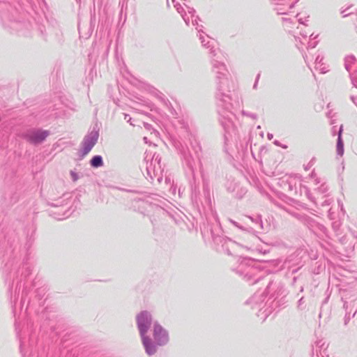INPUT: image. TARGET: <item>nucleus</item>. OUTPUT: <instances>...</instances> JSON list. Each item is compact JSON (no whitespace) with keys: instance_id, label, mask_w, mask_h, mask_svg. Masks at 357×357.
<instances>
[{"instance_id":"obj_5","label":"nucleus","mask_w":357,"mask_h":357,"mask_svg":"<svg viewBox=\"0 0 357 357\" xmlns=\"http://www.w3.org/2000/svg\"><path fill=\"white\" fill-rule=\"evenodd\" d=\"M266 291L270 294V298L266 301H265L266 296L264 295V292L258 291L246 302L252 308L258 310L257 316L263 321L272 312V310L268 306L269 300L271 298L275 300L284 293L283 285L277 282H269Z\"/></svg>"},{"instance_id":"obj_53","label":"nucleus","mask_w":357,"mask_h":357,"mask_svg":"<svg viewBox=\"0 0 357 357\" xmlns=\"http://www.w3.org/2000/svg\"><path fill=\"white\" fill-rule=\"evenodd\" d=\"M356 313H357V308H356V310L355 311V312L353 314V317L356 315Z\"/></svg>"},{"instance_id":"obj_12","label":"nucleus","mask_w":357,"mask_h":357,"mask_svg":"<svg viewBox=\"0 0 357 357\" xmlns=\"http://www.w3.org/2000/svg\"><path fill=\"white\" fill-rule=\"evenodd\" d=\"M295 216L317 235L326 233V229L325 227L317 222L312 218L302 214H296Z\"/></svg>"},{"instance_id":"obj_15","label":"nucleus","mask_w":357,"mask_h":357,"mask_svg":"<svg viewBox=\"0 0 357 357\" xmlns=\"http://www.w3.org/2000/svg\"><path fill=\"white\" fill-rule=\"evenodd\" d=\"M299 0H269L273 9L278 15H284L293 8Z\"/></svg>"},{"instance_id":"obj_35","label":"nucleus","mask_w":357,"mask_h":357,"mask_svg":"<svg viewBox=\"0 0 357 357\" xmlns=\"http://www.w3.org/2000/svg\"><path fill=\"white\" fill-rule=\"evenodd\" d=\"M259 76H260V75H259V74H258V75H257V77H256L255 82V84H254V85H253V89H257V84H258V81H259Z\"/></svg>"},{"instance_id":"obj_27","label":"nucleus","mask_w":357,"mask_h":357,"mask_svg":"<svg viewBox=\"0 0 357 357\" xmlns=\"http://www.w3.org/2000/svg\"><path fill=\"white\" fill-rule=\"evenodd\" d=\"M315 190H317L319 193L324 195H327L326 193L328 191V186L326 183H321L319 186H318Z\"/></svg>"},{"instance_id":"obj_36","label":"nucleus","mask_w":357,"mask_h":357,"mask_svg":"<svg viewBox=\"0 0 357 357\" xmlns=\"http://www.w3.org/2000/svg\"><path fill=\"white\" fill-rule=\"evenodd\" d=\"M125 120L128 122V123H130V125H133L132 123H131V117L128 115V114H125Z\"/></svg>"},{"instance_id":"obj_49","label":"nucleus","mask_w":357,"mask_h":357,"mask_svg":"<svg viewBox=\"0 0 357 357\" xmlns=\"http://www.w3.org/2000/svg\"><path fill=\"white\" fill-rule=\"evenodd\" d=\"M344 307L345 308L346 310H347V303L346 301H344Z\"/></svg>"},{"instance_id":"obj_18","label":"nucleus","mask_w":357,"mask_h":357,"mask_svg":"<svg viewBox=\"0 0 357 357\" xmlns=\"http://www.w3.org/2000/svg\"><path fill=\"white\" fill-rule=\"evenodd\" d=\"M247 218L251 220V222L255 224L258 228L261 229L262 231H268L269 225H264L261 220V218L260 215H253V216H247Z\"/></svg>"},{"instance_id":"obj_20","label":"nucleus","mask_w":357,"mask_h":357,"mask_svg":"<svg viewBox=\"0 0 357 357\" xmlns=\"http://www.w3.org/2000/svg\"><path fill=\"white\" fill-rule=\"evenodd\" d=\"M310 33V31H307L306 30L303 31L302 28H301L299 34L302 36V38H299L296 35L297 34L296 33V34L294 35V36L296 42H298V40L301 45H304L305 43V42L307 41V36ZM296 45L298 49H301L302 47L301 46H300V45L298 43H296Z\"/></svg>"},{"instance_id":"obj_42","label":"nucleus","mask_w":357,"mask_h":357,"mask_svg":"<svg viewBox=\"0 0 357 357\" xmlns=\"http://www.w3.org/2000/svg\"><path fill=\"white\" fill-rule=\"evenodd\" d=\"M350 98L352 100V102L355 104V105L357 107V97L351 96Z\"/></svg>"},{"instance_id":"obj_1","label":"nucleus","mask_w":357,"mask_h":357,"mask_svg":"<svg viewBox=\"0 0 357 357\" xmlns=\"http://www.w3.org/2000/svg\"><path fill=\"white\" fill-rule=\"evenodd\" d=\"M32 264L26 261L23 263L22 266L17 271L15 278H13L12 286L9 289L10 299L12 304L13 311L16 314L20 310L18 317L15 320V331L17 335L20 340V351L22 352L26 344V337H22L21 331L23 333H29L31 332L33 322L31 317L36 313L34 302L28 301L27 304L24 310L26 304V297L28 295L30 287L32 285Z\"/></svg>"},{"instance_id":"obj_34","label":"nucleus","mask_w":357,"mask_h":357,"mask_svg":"<svg viewBox=\"0 0 357 357\" xmlns=\"http://www.w3.org/2000/svg\"><path fill=\"white\" fill-rule=\"evenodd\" d=\"M308 47L310 48H314L317 44V42H308Z\"/></svg>"},{"instance_id":"obj_8","label":"nucleus","mask_w":357,"mask_h":357,"mask_svg":"<svg viewBox=\"0 0 357 357\" xmlns=\"http://www.w3.org/2000/svg\"><path fill=\"white\" fill-rule=\"evenodd\" d=\"M144 160L146 162L144 167L146 174L144 172L143 174L145 175L146 178L152 182L154 179H156L159 183H161L164 169L160 163L161 157L160 154L156 153L153 154L147 153Z\"/></svg>"},{"instance_id":"obj_40","label":"nucleus","mask_w":357,"mask_h":357,"mask_svg":"<svg viewBox=\"0 0 357 357\" xmlns=\"http://www.w3.org/2000/svg\"><path fill=\"white\" fill-rule=\"evenodd\" d=\"M170 190L172 191V193L173 195H175L176 194V187L173 185H172L170 186Z\"/></svg>"},{"instance_id":"obj_55","label":"nucleus","mask_w":357,"mask_h":357,"mask_svg":"<svg viewBox=\"0 0 357 357\" xmlns=\"http://www.w3.org/2000/svg\"><path fill=\"white\" fill-rule=\"evenodd\" d=\"M144 140L146 142V141H147V138H146V137H144Z\"/></svg>"},{"instance_id":"obj_25","label":"nucleus","mask_w":357,"mask_h":357,"mask_svg":"<svg viewBox=\"0 0 357 357\" xmlns=\"http://www.w3.org/2000/svg\"><path fill=\"white\" fill-rule=\"evenodd\" d=\"M296 17H298V21L301 25L304 26H307L306 22H308V18L310 17L308 15H304V16H303L301 13H299L296 15Z\"/></svg>"},{"instance_id":"obj_52","label":"nucleus","mask_w":357,"mask_h":357,"mask_svg":"<svg viewBox=\"0 0 357 357\" xmlns=\"http://www.w3.org/2000/svg\"><path fill=\"white\" fill-rule=\"evenodd\" d=\"M300 291L301 292H303V287H301V289H300Z\"/></svg>"},{"instance_id":"obj_16","label":"nucleus","mask_w":357,"mask_h":357,"mask_svg":"<svg viewBox=\"0 0 357 357\" xmlns=\"http://www.w3.org/2000/svg\"><path fill=\"white\" fill-rule=\"evenodd\" d=\"M328 344L323 339L318 340L312 346V357H329Z\"/></svg>"},{"instance_id":"obj_41","label":"nucleus","mask_w":357,"mask_h":357,"mask_svg":"<svg viewBox=\"0 0 357 357\" xmlns=\"http://www.w3.org/2000/svg\"><path fill=\"white\" fill-rule=\"evenodd\" d=\"M304 303V298L301 297L298 301V307H300Z\"/></svg>"},{"instance_id":"obj_45","label":"nucleus","mask_w":357,"mask_h":357,"mask_svg":"<svg viewBox=\"0 0 357 357\" xmlns=\"http://www.w3.org/2000/svg\"><path fill=\"white\" fill-rule=\"evenodd\" d=\"M341 14L342 15L343 17H347L348 15H350V13H346V10H342L341 11Z\"/></svg>"},{"instance_id":"obj_46","label":"nucleus","mask_w":357,"mask_h":357,"mask_svg":"<svg viewBox=\"0 0 357 357\" xmlns=\"http://www.w3.org/2000/svg\"><path fill=\"white\" fill-rule=\"evenodd\" d=\"M307 196H308L309 199H311L314 203H315L316 204H318V200L312 199V198L310 196V195H309L308 193H307Z\"/></svg>"},{"instance_id":"obj_21","label":"nucleus","mask_w":357,"mask_h":357,"mask_svg":"<svg viewBox=\"0 0 357 357\" xmlns=\"http://www.w3.org/2000/svg\"><path fill=\"white\" fill-rule=\"evenodd\" d=\"M148 205V202L142 199H135L132 202V207L135 210L137 209L142 213H144V211Z\"/></svg>"},{"instance_id":"obj_32","label":"nucleus","mask_w":357,"mask_h":357,"mask_svg":"<svg viewBox=\"0 0 357 357\" xmlns=\"http://www.w3.org/2000/svg\"><path fill=\"white\" fill-rule=\"evenodd\" d=\"M333 229L335 230V231H337L338 229H339V227H340V223L339 222H334L333 223Z\"/></svg>"},{"instance_id":"obj_6","label":"nucleus","mask_w":357,"mask_h":357,"mask_svg":"<svg viewBox=\"0 0 357 357\" xmlns=\"http://www.w3.org/2000/svg\"><path fill=\"white\" fill-rule=\"evenodd\" d=\"M137 326L142 338L143 346L146 353L152 356L156 353V345L154 342L146 335L153 323L151 312L144 310L136 317Z\"/></svg>"},{"instance_id":"obj_30","label":"nucleus","mask_w":357,"mask_h":357,"mask_svg":"<svg viewBox=\"0 0 357 357\" xmlns=\"http://www.w3.org/2000/svg\"><path fill=\"white\" fill-rule=\"evenodd\" d=\"M323 198L325 199L322 202H320L322 206H328L331 204V199L328 197V195H324Z\"/></svg>"},{"instance_id":"obj_24","label":"nucleus","mask_w":357,"mask_h":357,"mask_svg":"<svg viewBox=\"0 0 357 357\" xmlns=\"http://www.w3.org/2000/svg\"><path fill=\"white\" fill-rule=\"evenodd\" d=\"M340 242L346 245L347 251H353L354 249V243L352 241H349L347 236H344L339 238Z\"/></svg>"},{"instance_id":"obj_38","label":"nucleus","mask_w":357,"mask_h":357,"mask_svg":"<svg viewBox=\"0 0 357 357\" xmlns=\"http://www.w3.org/2000/svg\"><path fill=\"white\" fill-rule=\"evenodd\" d=\"M144 126L148 130H151L152 129V126L148 123H144Z\"/></svg>"},{"instance_id":"obj_48","label":"nucleus","mask_w":357,"mask_h":357,"mask_svg":"<svg viewBox=\"0 0 357 357\" xmlns=\"http://www.w3.org/2000/svg\"><path fill=\"white\" fill-rule=\"evenodd\" d=\"M310 38L311 39H315V38H317V36H313V33H310Z\"/></svg>"},{"instance_id":"obj_39","label":"nucleus","mask_w":357,"mask_h":357,"mask_svg":"<svg viewBox=\"0 0 357 357\" xmlns=\"http://www.w3.org/2000/svg\"><path fill=\"white\" fill-rule=\"evenodd\" d=\"M165 183H166L167 185H170V186H171L172 185H173V183H172V182H171V179H170V178H169V177H167V176H166V177H165Z\"/></svg>"},{"instance_id":"obj_43","label":"nucleus","mask_w":357,"mask_h":357,"mask_svg":"<svg viewBox=\"0 0 357 357\" xmlns=\"http://www.w3.org/2000/svg\"><path fill=\"white\" fill-rule=\"evenodd\" d=\"M350 319V316L349 314H348V312H347L346 315H345V317H344V324H347L348 321H349Z\"/></svg>"},{"instance_id":"obj_4","label":"nucleus","mask_w":357,"mask_h":357,"mask_svg":"<svg viewBox=\"0 0 357 357\" xmlns=\"http://www.w3.org/2000/svg\"><path fill=\"white\" fill-rule=\"evenodd\" d=\"M172 1L174 7L176 9L178 13L181 14L186 25L190 26L192 24L195 27L196 30H197L199 33V38L202 46L209 49L210 54L213 56H216L217 52H218V48L215 47L216 41L210 38L202 31L203 26L199 24L198 20H199V18L198 16L195 15V10L194 8L188 6L185 3H183L185 6L184 8L179 3L176 2V0H172Z\"/></svg>"},{"instance_id":"obj_7","label":"nucleus","mask_w":357,"mask_h":357,"mask_svg":"<svg viewBox=\"0 0 357 357\" xmlns=\"http://www.w3.org/2000/svg\"><path fill=\"white\" fill-rule=\"evenodd\" d=\"M234 271L250 284H255L262 278V272L257 262L251 259H242Z\"/></svg>"},{"instance_id":"obj_37","label":"nucleus","mask_w":357,"mask_h":357,"mask_svg":"<svg viewBox=\"0 0 357 357\" xmlns=\"http://www.w3.org/2000/svg\"><path fill=\"white\" fill-rule=\"evenodd\" d=\"M21 26V24L20 23H18V22H13L11 26H10V28H18V26Z\"/></svg>"},{"instance_id":"obj_54","label":"nucleus","mask_w":357,"mask_h":357,"mask_svg":"<svg viewBox=\"0 0 357 357\" xmlns=\"http://www.w3.org/2000/svg\"><path fill=\"white\" fill-rule=\"evenodd\" d=\"M220 53V50H218V52H217V54H218ZM217 56V58H219V56L216 55Z\"/></svg>"},{"instance_id":"obj_10","label":"nucleus","mask_w":357,"mask_h":357,"mask_svg":"<svg viewBox=\"0 0 357 357\" xmlns=\"http://www.w3.org/2000/svg\"><path fill=\"white\" fill-rule=\"evenodd\" d=\"M50 135L48 130L39 128H31L27 130L22 134V138L31 144L37 145L41 144Z\"/></svg>"},{"instance_id":"obj_33","label":"nucleus","mask_w":357,"mask_h":357,"mask_svg":"<svg viewBox=\"0 0 357 357\" xmlns=\"http://www.w3.org/2000/svg\"><path fill=\"white\" fill-rule=\"evenodd\" d=\"M273 143H274V144H275L276 146H281V147H282L283 149H287V146H286V145H282V144H280V142L279 141H278V140H275Z\"/></svg>"},{"instance_id":"obj_44","label":"nucleus","mask_w":357,"mask_h":357,"mask_svg":"<svg viewBox=\"0 0 357 357\" xmlns=\"http://www.w3.org/2000/svg\"><path fill=\"white\" fill-rule=\"evenodd\" d=\"M153 94L157 97L158 96V94H160V93H161L160 91H158V89H153V91H152Z\"/></svg>"},{"instance_id":"obj_26","label":"nucleus","mask_w":357,"mask_h":357,"mask_svg":"<svg viewBox=\"0 0 357 357\" xmlns=\"http://www.w3.org/2000/svg\"><path fill=\"white\" fill-rule=\"evenodd\" d=\"M229 221L234 225L236 227L241 229V230H244V231H247L248 232H250L252 230V227H245L243 225H239L238 222L231 220V219H229Z\"/></svg>"},{"instance_id":"obj_28","label":"nucleus","mask_w":357,"mask_h":357,"mask_svg":"<svg viewBox=\"0 0 357 357\" xmlns=\"http://www.w3.org/2000/svg\"><path fill=\"white\" fill-rule=\"evenodd\" d=\"M241 114L243 116H247V117H249L252 119H256L257 118V115L256 114H254V113H251V112H248L245 110H242L241 111Z\"/></svg>"},{"instance_id":"obj_47","label":"nucleus","mask_w":357,"mask_h":357,"mask_svg":"<svg viewBox=\"0 0 357 357\" xmlns=\"http://www.w3.org/2000/svg\"><path fill=\"white\" fill-rule=\"evenodd\" d=\"M267 137L269 140H271L273 138V135L271 133H268Z\"/></svg>"},{"instance_id":"obj_51","label":"nucleus","mask_w":357,"mask_h":357,"mask_svg":"<svg viewBox=\"0 0 357 357\" xmlns=\"http://www.w3.org/2000/svg\"><path fill=\"white\" fill-rule=\"evenodd\" d=\"M303 57H304V59H305V61L306 63H307V56H304Z\"/></svg>"},{"instance_id":"obj_9","label":"nucleus","mask_w":357,"mask_h":357,"mask_svg":"<svg viewBox=\"0 0 357 357\" xmlns=\"http://www.w3.org/2000/svg\"><path fill=\"white\" fill-rule=\"evenodd\" d=\"M212 237L214 243L218 245H221L222 250L225 251L229 255L238 256L242 254L244 250H250L252 248L251 245L248 243L243 245L230 238L215 235L213 231Z\"/></svg>"},{"instance_id":"obj_50","label":"nucleus","mask_w":357,"mask_h":357,"mask_svg":"<svg viewBox=\"0 0 357 357\" xmlns=\"http://www.w3.org/2000/svg\"><path fill=\"white\" fill-rule=\"evenodd\" d=\"M335 132H336V127H335V126H334V127L333 128V135H335Z\"/></svg>"},{"instance_id":"obj_13","label":"nucleus","mask_w":357,"mask_h":357,"mask_svg":"<svg viewBox=\"0 0 357 357\" xmlns=\"http://www.w3.org/2000/svg\"><path fill=\"white\" fill-rule=\"evenodd\" d=\"M99 137V131L93 128L92 131L88 133L82 141V149L81 153L82 156L88 154L93 147L96 145Z\"/></svg>"},{"instance_id":"obj_56","label":"nucleus","mask_w":357,"mask_h":357,"mask_svg":"<svg viewBox=\"0 0 357 357\" xmlns=\"http://www.w3.org/2000/svg\"><path fill=\"white\" fill-rule=\"evenodd\" d=\"M283 20L286 21V20H287V18H283Z\"/></svg>"},{"instance_id":"obj_11","label":"nucleus","mask_w":357,"mask_h":357,"mask_svg":"<svg viewBox=\"0 0 357 357\" xmlns=\"http://www.w3.org/2000/svg\"><path fill=\"white\" fill-rule=\"evenodd\" d=\"M302 181L301 176L296 174L289 175L286 178L285 181H283L284 188L287 187L290 194L297 195L301 192Z\"/></svg>"},{"instance_id":"obj_31","label":"nucleus","mask_w":357,"mask_h":357,"mask_svg":"<svg viewBox=\"0 0 357 357\" xmlns=\"http://www.w3.org/2000/svg\"><path fill=\"white\" fill-rule=\"evenodd\" d=\"M310 176H311V178H314L315 185H317L320 183L321 181H320L319 178H318L317 177V175L314 171L311 173Z\"/></svg>"},{"instance_id":"obj_23","label":"nucleus","mask_w":357,"mask_h":357,"mask_svg":"<svg viewBox=\"0 0 357 357\" xmlns=\"http://www.w3.org/2000/svg\"><path fill=\"white\" fill-rule=\"evenodd\" d=\"M90 165L93 168H98L103 165V160L101 155L93 156L90 160Z\"/></svg>"},{"instance_id":"obj_19","label":"nucleus","mask_w":357,"mask_h":357,"mask_svg":"<svg viewBox=\"0 0 357 357\" xmlns=\"http://www.w3.org/2000/svg\"><path fill=\"white\" fill-rule=\"evenodd\" d=\"M343 129L342 126H340L337 130V146H336V151L337 154L340 156H342L344 154V143L342 138V133Z\"/></svg>"},{"instance_id":"obj_29","label":"nucleus","mask_w":357,"mask_h":357,"mask_svg":"<svg viewBox=\"0 0 357 357\" xmlns=\"http://www.w3.org/2000/svg\"><path fill=\"white\" fill-rule=\"evenodd\" d=\"M70 174L73 182H76L79 178L78 174L73 170H70Z\"/></svg>"},{"instance_id":"obj_2","label":"nucleus","mask_w":357,"mask_h":357,"mask_svg":"<svg viewBox=\"0 0 357 357\" xmlns=\"http://www.w3.org/2000/svg\"><path fill=\"white\" fill-rule=\"evenodd\" d=\"M211 62L216 83L215 97L219 101V121L225 130V144H227L229 137L236 133V126L234 121L236 116L231 111L232 98L229 94L231 87L229 86V72L225 64L221 61L212 59Z\"/></svg>"},{"instance_id":"obj_17","label":"nucleus","mask_w":357,"mask_h":357,"mask_svg":"<svg viewBox=\"0 0 357 357\" xmlns=\"http://www.w3.org/2000/svg\"><path fill=\"white\" fill-rule=\"evenodd\" d=\"M356 62V57L351 54L347 55L344 57V67L345 69L350 73V78L353 86L357 88V74L351 73L352 66Z\"/></svg>"},{"instance_id":"obj_14","label":"nucleus","mask_w":357,"mask_h":357,"mask_svg":"<svg viewBox=\"0 0 357 357\" xmlns=\"http://www.w3.org/2000/svg\"><path fill=\"white\" fill-rule=\"evenodd\" d=\"M154 344L157 346H164L169 342L168 332L158 322H153Z\"/></svg>"},{"instance_id":"obj_3","label":"nucleus","mask_w":357,"mask_h":357,"mask_svg":"<svg viewBox=\"0 0 357 357\" xmlns=\"http://www.w3.org/2000/svg\"><path fill=\"white\" fill-rule=\"evenodd\" d=\"M168 109L172 116L176 119L174 126L180 130L181 141L175 142V146L183 156L185 164L194 174L195 170L201 167L202 147L199 142L193 136L190 124L183 118L178 117L176 109L171 102L161 92L156 97Z\"/></svg>"},{"instance_id":"obj_22","label":"nucleus","mask_w":357,"mask_h":357,"mask_svg":"<svg viewBox=\"0 0 357 357\" xmlns=\"http://www.w3.org/2000/svg\"><path fill=\"white\" fill-rule=\"evenodd\" d=\"M324 56L318 55L315 59L314 64L315 68L320 71L321 73H326L328 71L327 68L323 63Z\"/></svg>"}]
</instances>
